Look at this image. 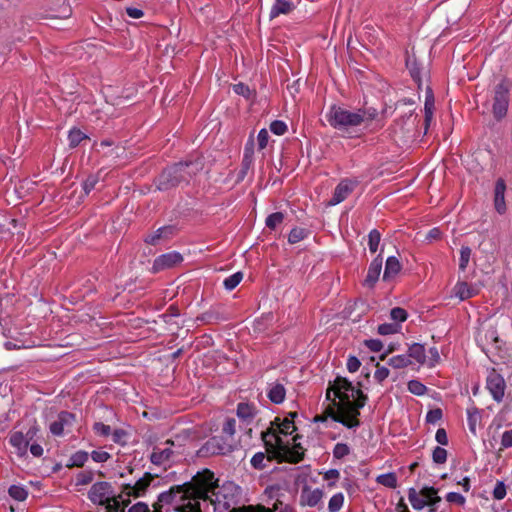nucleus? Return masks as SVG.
<instances>
[{"mask_svg":"<svg viewBox=\"0 0 512 512\" xmlns=\"http://www.w3.org/2000/svg\"><path fill=\"white\" fill-rule=\"evenodd\" d=\"M326 398L331 401L332 407L327 412L334 422H339L349 429L360 425L358 417L367 397L358 387L346 378L337 377L330 382Z\"/></svg>","mask_w":512,"mask_h":512,"instance_id":"nucleus-1","label":"nucleus"},{"mask_svg":"<svg viewBox=\"0 0 512 512\" xmlns=\"http://www.w3.org/2000/svg\"><path fill=\"white\" fill-rule=\"evenodd\" d=\"M295 415L289 413L283 419L276 417L270 428L261 433L267 452L280 461L298 463L304 457V448L297 442L299 435L285 439L296 430Z\"/></svg>","mask_w":512,"mask_h":512,"instance_id":"nucleus-2","label":"nucleus"},{"mask_svg":"<svg viewBox=\"0 0 512 512\" xmlns=\"http://www.w3.org/2000/svg\"><path fill=\"white\" fill-rule=\"evenodd\" d=\"M212 478L213 472L204 470L197 473L191 483L172 487L160 493L157 502L153 505L155 512H162L167 505H174V509L179 512H201L198 498L206 495Z\"/></svg>","mask_w":512,"mask_h":512,"instance_id":"nucleus-3","label":"nucleus"},{"mask_svg":"<svg viewBox=\"0 0 512 512\" xmlns=\"http://www.w3.org/2000/svg\"><path fill=\"white\" fill-rule=\"evenodd\" d=\"M240 487L232 481H224L218 484V479L213 475L212 482L207 487L206 495L198 498L207 501L213 505L214 512H238L241 508H236Z\"/></svg>","mask_w":512,"mask_h":512,"instance_id":"nucleus-4","label":"nucleus"},{"mask_svg":"<svg viewBox=\"0 0 512 512\" xmlns=\"http://www.w3.org/2000/svg\"><path fill=\"white\" fill-rule=\"evenodd\" d=\"M202 168L198 162H180L165 169L160 177L158 188L167 190L181 182H188Z\"/></svg>","mask_w":512,"mask_h":512,"instance_id":"nucleus-5","label":"nucleus"},{"mask_svg":"<svg viewBox=\"0 0 512 512\" xmlns=\"http://www.w3.org/2000/svg\"><path fill=\"white\" fill-rule=\"evenodd\" d=\"M364 115L356 111L347 110L341 106L333 105L327 113L328 123L340 131H348L363 123Z\"/></svg>","mask_w":512,"mask_h":512,"instance_id":"nucleus-6","label":"nucleus"},{"mask_svg":"<svg viewBox=\"0 0 512 512\" xmlns=\"http://www.w3.org/2000/svg\"><path fill=\"white\" fill-rule=\"evenodd\" d=\"M408 500L415 510H422L426 506H434L441 501L438 489L424 486L419 491L411 487L408 489Z\"/></svg>","mask_w":512,"mask_h":512,"instance_id":"nucleus-7","label":"nucleus"},{"mask_svg":"<svg viewBox=\"0 0 512 512\" xmlns=\"http://www.w3.org/2000/svg\"><path fill=\"white\" fill-rule=\"evenodd\" d=\"M88 498L97 505H105L109 510L112 507L117 509L119 502L115 499L114 491L112 486L108 482H96L94 483L89 492Z\"/></svg>","mask_w":512,"mask_h":512,"instance_id":"nucleus-8","label":"nucleus"},{"mask_svg":"<svg viewBox=\"0 0 512 512\" xmlns=\"http://www.w3.org/2000/svg\"><path fill=\"white\" fill-rule=\"evenodd\" d=\"M235 448V440L225 438L223 435L214 436L207 440L200 448L199 454L201 456L227 454Z\"/></svg>","mask_w":512,"mask_h":512,"instance_id":"nucleus-9","label":"nucleus"},{"mask_svg":"<svg viewBox=\"0 0 512 512\" xmlns=\"http://www.w3.org/2000/svg\"><path fill=\"white\" fill-rule=\"evenodd\" d=\"M509 105V85L502 81L495 87L493 101V115L497 120L504 118L508 111Z\"/></svg>","mask_w":512,"mask_h":512,"instance_id":"nucleus-10","label":"nucleus"},{"mask_svg":"<svg viewBox=\"0 0 512 512\" xmlns=\"http://www.w3.org/2000/svg\"><path fill=\"white\" fill-rule=\"evenodd\" d=\"M175 443L171 440L165 441L163 444L155 446L150 455V461L154 465L165 466L173 461L176 454H180L179 451L174 449Z\"/></svg>","mask_w":512,"mask_h":512,"instance_id":"nucleus-11","label":"nucleus"},{"mask_svg":"<svg viewBox=\"0 0 512 512\" xmlns=\"http://www.w3.org/2000/svg\"><path fill=\"white\" fill-rule=\"evenodd\" d=\"M486 387L496 402H501L505 395L506 384L504 378L492 371L487 376Z\"/></svg>","mask_w":512,"mask_h":512,"instance_id":"nucleus-12","label":"nucleus"},{"mask_svg":"<svg viewBox=\"0 0 512 512\" xmlns=\"http://www.w3.org/2000/svg\"><path fill=\"white\" fill-rule=\"evenodd\" d=\"M75 421V416L67 411L58 414L57 419L53 421L49 430L54 436H62L67 428H70Z\"/></svg>","mask_w":512,"mask_h":512,"instance_id":"nucleus-13","label":"nucleus"},{"mask_svg":"<svg viewBox=\"0 0 512 512\" xmlns=\"http://www.w3.org/2000/svg\"><path fill=\"white\" fill-rule=\"evenodd\" d=\"M151 480H152L151 475L149 473H146L145 476H143L142 478L137 480L135 484H133V485L126 484L123 487L122 494L127 497L142 496L145 493L148 486L150 485Z\"/></svg>","mask_w":512,"mask_h":512,"instance_id":"nucleus-14","label":"nucleus"},{"mask_svg":"<svg viewBox=\"0 0 512 512\" xmlns=\"http://www.w3.org/2000/svg\"><path fill=\"white\" fill-rule=\"evenodd\" d=\"M323 498V491L319 488L312 489L305 485L300 493V504L302 506L315 507Z\"/></svg>","mask_w":512,"mask_h":512,"instance_id":"nucleus-15","label":"nucleus"},{"mask_svg":"<svg viewBox=\"0 0 512 512\" xmlns=\"http://www.w3.org/2000/svg\"><path fill=\"white\" fill-rule=\"evenodd\" d=\"M354 184L352 181L343 180L335 188L329 205L334 206L344 201L348 195L353 191Z\"/></svg>","mask_w":512,"mask_h":512,"instance_id":"nucleus-16","label":"nucleus"},{"mask_svg":"<svg viewBox=\"0 0 512 512\" xmlns=\"http://www.w3.org/2000/svg\"><path fill=\"white\" fill-rule=\"evenodd\" d=\"M182 259V256L177 252L162 254L155 259L153 267L155 270L170 268L180 263Z\"/></svg>","mask_w":512,"mask_h":512,"instance_id":"nucleus-17","label":"nucleus"},{"mask_svg":"<svg viewBox=\"0 0 512 512\" xmlns=\"http://www.w3.org/2000/svg\"><path fill=\"white\" fill-rule=\"evenodd\" d=\"M383 259L381 255H378L369 265L364 285L372 287L377 282L381 270H382Z\"/></svg>","mask_w":512,"mask_h":512,"instance_id":"nucleus-18","label":"nucleus"},{"mask_svg":"<svg viewBox=\"0 0 512 512\" xmlns=\"http://www.w3.org/2000/svg\"><path fill=\"white\" fill-rule=\"evenodd\" d=\"M267 397L274 404H281L286 397V389L283 384L272 382L268 384Z\"/></svg>","mask_w":512,"mask_h":512,"instance_id":"nucleus-19","label":"nucleus"},{"mask_svg":"<svg viewBox=\"0 0 512 512\" xmlns=\"http://www.w3.org/2000/svg\"><path fill=\"white\" fill-rule=\"evenodd\" d=\"M505 190L506 185L503 179H498L495 185V196L494 205L495 209L499 214H503L506 211L505 203Z\"/></svg>","mask_w":512,"mask_h":512,"instance_id":"nucleus-20","label":"nucleus"},{"mask_svg":"<svg viewBox=\"0 0 512 512\" xmlns=\"http://www.w3.org/2000/svg\"><path fill=\"white\" fill-rule=\"evenodd\" d=\"M293 9L294 5L292 2L288 0H275L270 10V19L276 18L282 14L287 15L291 13Z\"/></svg>","mask_w":512,"mask_h":512,"instance_id":"nucleus-21","label":"nucleus"},{"mask_svg":"<svg viewBox=\"0 0 512 512\" xmlns=\"http://www.w3.org/2000/svg\"><path fill=\"white\" fill-rule=\"evenodd\" d=\"M173 234L172 226H163L158 228L155 232L145 238V242L151 245H156L162 239H168Z\"/></svg>","mask_w":512,"mask_h":512,"instance_id":"nucleus-22","label":"nucleus"},{"mask_svg":"<svg viewBox=\"0 0 512 512\" xmlns=\"http://www.w3.org/2000/svg\"><path fill=\"white\" fill-rule=\"evenodd\" d=\"M257 413V409L253 404L246 402L239 403L237 406V416L245 423H250Z\"/></svg>","mask_w":512,"mask_h":512,"instance_id":"nucleus-23","label":"nucleus"},{"mask_svg":"<svg viewBox=\"0 0 512 512\" xmlns=\"http://www.w3.org/2000/svg\"><path fill=\"white\" fill-rule=\"evenodd\" d=\"M401 270V264L399 260L395 256H390L387 258L385 263V270L383 274L384 280H389L395 277Z\"/></svg>","mask_w":512,"mask_h":512,"instance_id":"nucleus-24","label":"nucleus"},{"mask_svg":"<svg viewBox=\"0 0 512 512\" xmlns=\"http://www.w3.org/2000/svg\"><path fill=\"white\" fill-rule=\"evenodd\" d=\"M10 444L15 447L20 455H24L28 448V440L22 432H13L9 438Z\"/></svg>","mask_w":512,"mask_h":512,"instance_id":"nucleus-25","label":"nucleus"},{"mask_svg":"<svg viewBox=\"0 0 512 512\" xmlns=\"http://www.w3.org/2000/svg\"><path fill=\"white\" fill-rule=\"evenodd\" d=\"M454 294L461 301L469 299L477 294V290L466 282H458L454 287Z\"/></svg>","mask_w":512,"mask_h":512,"instance_id":"nucleus-26","label":"nucleus"},{"mask_svg":"<svg viewBox=\"0 0 512 512\" xmlns=\"http://www.w3.org/2000/svg\"><path fill=\"white\" fill-rule=\"evenodd\" d=\"M410 358L415 359L419 364H425L426 363V352L425 347L422 344L414 343L412 344L408 349V355Z\"/></svg>","mask_w":512,"mask_h":512,"instance_id":"nucleus-27","label":"nucleus"},{"mask_svg":"<svg viewBox=\"0 0 512 512\" xmlns=\"http://www.w3.org/2000/svg\"><path fill=\"white\" fill-rule=\"evenodd\" d=\"M88 459H89L88 452H86L84 450H78L70 456L66 466L69 468L83 467L85 465V463L88 461Z\"/></svg>","mask_w":512,"mask_h":512,"instance_id":"nucleus-28","label":"nucleus"},{"mask_svg":"<svg viewBox=\"0 0 512 512\" xmlns=\"http://www.w3.org/2000/svg\"><path fill=\"white\" fill-rule=\"evenodd\" d=\"M4 346L7 350H13V349H29L36 347L37 344L34 340L28 339V340H10L6 341L4 343Z\"/></svg>","mask_w":512,"mask_h":512,"instance_id":"nucleus-29","label":"nucleus"},{"mask_svg":"<svg viewBox=\"0 0 512 512\" xmlns=\"http://www.w3.org/2000/svg\"><path fill=\"white\" fill-rule=\"evenodd\" d=\"M481 420V413L476 407L467 410V421L469 430L472 434H476L477 425Z\"/></svg>","mask_w":512,"mask_h":512,"instance_id":"nucleus-30","label":"nucleus"},{"mask_svg":"<svg viewBox=\"0 0 512 512\" xmlns=\"http://www.w3.org/2000/svg\"><path fill=\"white\" fill-rule=\"evenodd\" d=\"M309 235V231L305 228L295 227L293 228L288 235V242L290 244H296L304 239H306Z\"/></svg>","mask_w":512,"mask_h":512,"instance_id":"nucleus-31","label":"nucleus"},{"mask_svg":"<svg viewBox=\"0 0 512 512\" xmlns=\"http://www.w3.org/2000/svg\"><path fill=\"white\" fill-rule=\"evenodd\" d=\"M376 482L380 485L393 489L397 486V477L392 472L380 474L376 477Z\"/></svg>","mask_w":512,"mask_h":512,"instance_id":"nucleus-32","label":"nucleus"},{"mask_svg":"<svg viewBox=\"0 0 512 512\" xmlns=\"http://www.w3.org/2000/svg\"><path fill=\"white\" fill-rule=\"evenodd\" d=\"M8 493L11 498L17 501H24L28 496V491L21 485H11L8 489Z\"/></svg>","mask_w":512,"mask_h":512,"instance_id":"nucleus-33","label":"nucleus"},{"mask_svg":"<svg viewBox=\"0 0 512 512\" xmlns=\"http://www.w3.org/2000/svg\"><path fill=\"white\" fill-rule=\"evenodd\" d=\"M411 364V360L407 355H396L388 360V365L394 369H402Z\"/></svg>","mask_w":512,"mask_h":512,"instance_id":"nucleus-34","label":"nucleus"},{"mask_svg":"<svg viewBox=\"0 0 512 512\" xmlns=\"http://www.w3.org/2000/svg\"><path fill=\"white\" fill-rule=\"evenodd\" d=\"M424 111H425V124H426V127H428L429 123L431 122V120L433 118V111H434V97H433L432 93H428L426 95Z\"/></svg>","mask_w":512,"mask_h":512,"instance_id":"nucleus-35","label":"nucleus"},{"mask_svg":"<svg viewBox=\"0 0 512 512\" xmlns=\"http://www.w3.org/2000/svg\"><path fill=\"white\" fill-rule=\"evenodd\" d=\"M243 279L242 272H236L224 279L223 285L226 290L232 291L236 288Z\"/></svg>","mask_w":512,"mask_h":512,"instance_id":"nucleus-36","label":"nucleus"},{"mask_svg":"<svg viewBox=\"0 0 512 512\" xmlns=\"http://www.w3.org/2000/svg\"><path fill=\"white\" fill-rule=\"evenodd\" d=\"M236 432V420L234 418H227L222 426V435L228 439H234Z\"/></svg>","mask_w":512,"mask_h":512,"instance_id":"nucleus-37","label":"nucleus"},{"mask_svg":"<svg viewBox=\"0 0 512 512\" xmlns=\"http://www.w3.org/2000/svg\"><path fill=\"white\" fill-rule=\"evenodd\" d=\"M381 241V234L378 230L373 229L368 235V247L371 253H375L378 250Z\"/></svg>","mask_w":512,"mask_h":512,"instance_id":"nucleus-38","label":"nucleus"},{"mask_svg":"<svg viewBox=\"0 0 512 512\" xmlns=\"http://www.w3.org/2000/svg\"><path fill=\"white\" fill-rule=\"evenodd\" d=\"M344 503V495L343 493L339 492L334 494L328 503V510L329 512H338Z\"/></svg>","mask_w":512,"mask_h":512,"instance_id":"nucleus-39","label":"nucleus"},{"mask_svg":"<svg viewBox=\"0 0 512 512\" xmlns=\"http://www.w3.org/2000/svg\"><path fill=\"white\" fill-rule=\"evenodd\" d=\"M94 473L91 470H84L76 474L75 485L84 486L92 482Z\"/></svg>","mask_w":512,"mask_h":512,"instance_id":"nucleus-40","label":"nucleus"},{"mask_svg":"<svg viewBox=\"0 0 512 512\" xmlns=\"http://www.w3.org/2000/svg\"><path fill=\"white\" fill-rule=\"evenodd\" d=\"M407 388L410 393L417 396H422L427 391V387L418 380H410L408 382Z\"/></svg>","mask_w":512,"mask_h":512,"instance_id":"nucleus-41","label":"nucleus"},{"mask_svg":"<svg viewBox=\"0 0 512 512\" xmlns=\"http://www.w3.org/2000/svg\"><path fill=\"white\" fill-rule=\"evenodd\" d=\"M284 220V214L282 212H275L270 214L265 221L266 226L269 229L274 230L277 226H279Z\"/></svg>","mask_w":512,"mask_h":512,"instance_id":"nucleus-42","label":"nucleus"},{"mask_svg":"<svg viewBox=\"0 0 512 512\" xmlns=\"http://www.w3.org/2000/svg\"><path fill=\"white\" fill-rule=\"evenodd\" d=\"M85 138H86V135L78 129L71 130L69 133V136H68L69 144L71 147L78 146L80 144V142Z\"/></svg>","mask_w":512,"mask_h":512,"instance_id":"nucleus-43","label":"nucleus"},{"mask_svg":"<svg viewBox=\"0 0 512 512\" xmlns=\"http://www.w3.org/2000/svg\"><path fill=\"white\" fill-rule=\"evenodd\" d=\"M400 326L396 323H384L378 326V333L381 335H391L399 331Z\"/></svg>","mask_w":512,"mask_h":512,"instance_id":"nucleus-44","label":"nucleus"},{"mask_svg":"<svg viewBox=\"0 0 512 512\" xmlns=\"http://www.w3.org/2000/svg\"><path fill=\"white\" fill-rule=\"evenodd\" d=\"M440 362V354L436 347H431L428 350V357L426 356V365L429 367H434Z\"/></svg>","mask_w":512,"mask_h":512,"instance_id":"nucleus-45","label":"nucleus"},{"mask_svg":"<svg viewBox=\"0 0 512 512\" xmlns=\"http://www.w3.org/2000/svg\"><path fill=\"white\" fill-rule=\"evenodd\" d=\"M432 459L436 464H444L447 460V451L442 447H435L432 453Z\"/></svg>","mask_w":512,"mask_h":512,"instance_id":"nucleus-46","label":"nucleus"},{"mask_svg":"<svg viewBox=\"0 0 512 512\" xmlns=\"http://www.w3.org/2000/svg\"><path fill=\"white\" fill-rule=\"evenodd\" d=\"M350 453V448L345 443H337L333 449V456L336 459H342Z\"/></svg>","mask_w":512,"mask_h":512,"instance_id":"nucleus-47","label":"nucleus"},{"mask_svg":"<svg viewBox=\"0 0 512 512\" xmlns=\"http://www.w3.org/2000/svg\"><path fill=\"white\" fill-rule=\"evenodd\" d=\"M390 371L387 367L381 366L379 363L376 365V370L374 372V379L378 383H382L385 379L388 378Z\"/></svg>","mask_w":512,"mask_h":512,"instance_id":"nucleus-48","label":"nucleus"},{"mask_svg":"<svg viewBox=\"0 0 512 512\" xmlns=\"http://www.w3.org/2000/svg\"><path fill=\"white\" fill-rule=\"evenodd\" d=\"M270 131L275 135L281 136L287 131V125L285 122L280 120H274L270 124Z\"/></svg>","mask_w":512,"mask_h":512,"instance_id":"nucleus-49","label":"nucleus"},{"mask_svg":"<svg viewBox=\"0 0 512 512\" xmlns=\"http://www.w3.org/2000/svg\"><path fill=\"white\" fill-rule=\"evenodd\" d=\"M446 501L459 506H464L466 499L465 497L457 492H449L446 494Z\"/></svg>","mask_w":512,"mask_h":512,"instance_id":"nucleus-50","label":"nucleus"},{"mask_svg":"<svg viewBox=\"0 0 512 512\" xmlns=\"http://www.w3.org/2000/svg\"><path fill=\"white\" fill-rule=\"evenodd\" d=\"M268 460L263 452H257L251 458V465L255 469H262L265 467V461Z\"/></svg>","mask_w":512,"mask_h":512,"instance_id":"nucleus-51","label":"nucleus"},{"mask_svg":"<svg viewBox=\"0 0 512 512\" xmlns=\"http://www.w3.org/2000/svg\"><path fill=\"white\" fill-rule=\"evenodd\" d=\"M471 256V249L469 247H462L460 250V262H459V268L461 270H465Z\"/></svg>","mask_w":512,"mask_h":512,"instance_id":"nucleus-52","label":"nucleus"},{"mask_svg":"<svg viewBox=\"0 0 512 512\" xmlns=\"http://www.w3.org/2000/svg\"><path fill=\"white\" fill-rule=\"evenodd\" d=\"M407 312L400 307H395L390 312V317L395 322H404L407 319Z\"/></svg>","mask_w":512,"mask_h":512,"instance_id":"nucleus-53","label":"nucleus"},{"mask_svg":"<svg viewBox=\"0 0 512 512\" xmlns=\"http://www.w3.org/2000/svg\"><path fill=\"white\" fill-rule=\"evenodd\" d=\"M98 176L97 175H90L87 177V179L83 183V190L86 195H88L96 186L98 183Z\"/></svg>","mask_w":512,"mask_h":512,"instance_id":"nucleus-54","label":"nucleus"},{"mask_svg":"<svg viewBox=\"0 0 512 512\" xmlns=\"http://www.w3.org/2000/svg\"><path fill=\"white\" fill-rule=\"evenodd\" d=\"M110 454L104 450H94L91 453V458L96 463H104L110 459Z\"/></svg>","mask_w":512,"mask_h":512,"instance_id":"nucleus-55","label":"nucleus"},{"mask_svg":"<svg viewBox=\"0 0 512 512\" xmlns=\"http://www.w3.org/2000/svg\"><path fill=\"white\" fill-rule=\"evenodd\" d=\"M506 494L507 491L504 482L498 481L493 489V497L496 500H502L505 498Z\"/></svg>","mask_w":512,"mask_h":512,"instance_id":"nucleus-56","label":"nucleus"},{"mask_svg":"<svg viewBox=\"0 0 512 512\" xmlns=\"http://www.w3.org/2000/svg\"><path fill=\"white\" fill-rule=\"evenodd\" d=\"M233 91L236 94L241 95L245 98H249L251 95L250 88L244 83H237V84L233 85Z\"/></svg>","mask_w":512,"mask_h":512,"instance_id":"nucleus-57","label":"nucleus"},{"mask_svg":"<svg viewBox=\"0 0 512 512\" xmlns=\"http://www.w3.org/2000/svg\"><path fill=\"white\" fill-rule=\"evenodd\" d=\"M442 418V411L441 409H433L430 410L426 415V421L428 423L435 424Z\"/></svg>","mask_w":512,"mask_h":512,"instance_id":"nucleus-58","label":"nucleus"},{"mask_svg":"<svg viewBox=\"0 0 512 512\" xmlns=\"http://www.w3.org/2000/svg\"><path fill=\"white\" fill-rule=\"evenodd\" d=\"M269 134L266 129H261L257 136L258 147L260 150L264 149L268 144Z\"/></svg>","mask_w":512,"mask_h":512,"instance_id":"nucleus-59","label":"nucleus"},{"mask_svg":"<svg viewBox=\"0 0 512 512\" xmlns=\"http://www.w3.org/2000/svg\"><path fill=\"white\" fill-rule=\"evenodd\" d=\"M346 366L349 372L354 373L360 368L361 362L357 357L349 356Z\"/></svg>","mask_w":512,"mask_h":512,"instance_id":"nucleus-60","label":"nucleus"},{"mask_svg":"<svg viewBox=\"0 0 512 512\" xmlns=\"http://www.w3.org/2000/svg\"><path fill=\"white\" fill-rule=\"evenodd\" d=\"M365 346L373 352H379L383 348V344L378 339L365 340Z\"/></svg>","mask_w":512,"mask_h":512,"instance_id":"nucleus-61","label":"nucleus"},{"mask_svg":"<svg viewBox=\"0 0 512 512\" xmlns=\"http://www.w3.org/2000/svg\"><path fill=\"white\" fill-rule=\"evenodd\" d=\"M94 431L102 436H108L111 432V427L101 422L94 424Z\"/></svg>","mask_w":512,"mask_h":512,"instance_id":"nucleus-62","label":"nucleus"},{"mask_svg":"<svg viewBox=\"0 0 512 512\" xmlns=\"http://www.w3.org/2000/svg\"><path fill=\"white\" fill-rule=\"evenodd\" d=\"M502 448L512 447V429L505 431L501 437Z\"/></svg>","mask_w":512,"mask_h":512,"instance_id":"nucleus-63","label":"nucleus"},{"mask_svg":"<svg viewBox=\"0 0 512 512\" xmlns=\"http://www.w3.org/2000/svg\"><path fill=\"white\" fill-rule=\"evenodd\" d=\"M238 512H272L270 509L265 507H253V506H244Z\"/></svg>","mask_w":512,"mask_h":512,"instance_id":"nucleus-64","label":"nucleus"}]
</instances>
